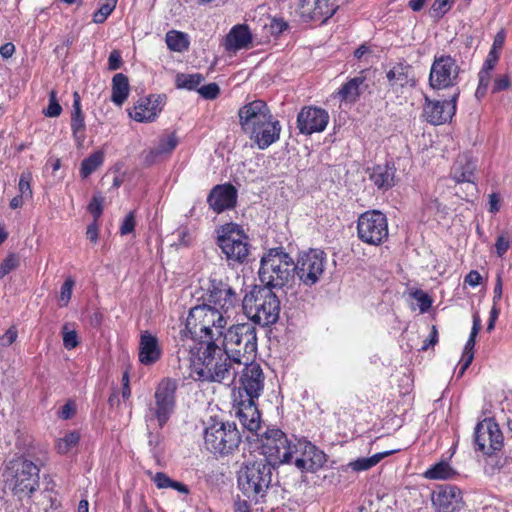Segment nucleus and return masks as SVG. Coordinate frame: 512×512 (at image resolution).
Masks as SVG:
<instances>
[{"label":"nucleus","mask_w":512,"mask_h":512,"mask_svg":"<svg viewBox=\"0 0 512 512\" xmlns=\"http://www.w3.org/2000/svg\"><path fill=\"white\" fill-rule=\"evenodd\" d=\"M235 361L217 341L199 342L198 347H190V376L202 382L233 383L239 368Z\"/></svg>","instance_id":"f257e3e1"},{"label":"nucleus","mask_w":512,"mask_h":512,"mask_svg":"<svg viewBox=\"0 0 512 512\" xmlns=\"http://www.w3.org/2000/svg\"><path fill=\"white\" fill-rule=\"evenodd\" d=\"M229 318L230 316L202 303L190 309L185 328L194 341H218L222 338Z\"/></svg>","instance_id":"f03ea898"},{"label":"nucleus","mask_w":512,"mask_h":512,"mask_svg":"<svg viewBox=\"0 0 512 512\" xmlns=\"http://www.w3.org/2000/svg\"><path fill=\"white\" fill-rule=\"evenodd\" d=\"M5 486L18 500L31 498L40 486V467L24 455L10 460L3 472Z\"/></svg>","instance_id":"7ed1b4c3"},{"label":"nucleus","mask_w":512,"mask_h":512,"mask_svg":"<svg viewBox=\"0 0 512 512\" xmlns=\"http://www.w3.org/2000/svg\"><path fill=\"white\" fill-rule=\"evenodd\" d=\"M295 277L294 260L283 247L270 248L260 260L259 278L264 286L283 288Z\"/></svg>","instance_id":"20e7f679"},{"label":"nucleus","mask_w":512,"mask_h":512,"mask_svg":"<svg viewBox=\"0 0 512 512\" xmlns=\"http://www.w3.org/2000/svg\"><path fill=\"white\" fill-rule=\"evenodd\" d=\"M245 315L260 326L276 323L280 315V300L273 290L266 286H254L242 300Z\"/></svg>","instance_id":"39448f33"},{"label":"nucleus","mask_w":512,"mask_h":512,"mask_svg":"<svg viewBox=\"0 0 512 512\" xmlns=\"http://www.w3.org/2000/svg\"><path fill=\"white\" fill-rule=\"evenodd\" d=\"M202 303L230 316V313L239 305V295L231 285L227 275L212 272L201 281L200 285Z\"/></svg>","instance_id":"423d86ee"},{"label":"nucleus","mask_w":512,"mask_h":512,"mask_svg":"<svg viewBox=\"0 0 512 512\" xmlns=\"http://www.w3.org/2000/svg\"><path fill=\"white\" fill-rule=\"evenodd\" d=\"M222 348L230 357L237 358V366L243 361L254 360L257 353L256 329L248 323L233 325L222 335Z\"/></svg>","instance_id":"0eeeda50"},{"label":"nucleus","mask_w":512,"mask_h":512,"mask_svg":"<svg viewBox=\"0 0 512 512\" xmlns=\"http://www.w3.org/2000/svg\"><path fill=\"white\" fill-rule=\"evenodd\" d=\"M178 381L165 377L157 384L153 400L149 403L145 414L146 422H156L162 429L170 420L176 408Z\"/></svg>","instance_id":"6e6552de"},{"label":"nucleus","mask_w":512,"mask_h":512,"mask_svg":"<svg viewBox=\"0 0 512 512\" xmlns=\"http://www.w3.org/2000/svg\"><path fill=\"white\" fill-rule=\"evenodd\" d=\"M273 467L266 460L245 464L238 474V487L249 499L263 498L272 481Z\"/></svg>","instance_id":"1a4fd4ad"},{"label":"nucleus","mask_w":512,"mask_h":512,"mask_svg":"<svg viewBox=\"0 0 512 512\" xmlns=\"http://www.w3.org/2000/svg\"><path fill=\"white\" fill-rule=\"evenodd\" d=\"M241 434L235 422L215 421L204 431L205 448L214 455L233 454L241 443Z\"/></svg>","instance_id":"9d476101"},{"label":"nucleus","mask_w":512,"mask_h":512,"mask_svg":"<svg viewBox=\"0 0 512 512\" xmlns=\"http://www.w3.org/2000/svg\"><path fill=\"white\" fill-rule=\"evenodd\" d=\"M357 238L369 246H381L389 239V226L386 214L372 209L361 213L356 222Z\"/></svg>","instance_id":"9b49d317"},{"label":"nucleus","mask_w":512,"mask_h":512,"mask_svg":"<svg viewBox=\"0 0 512 512\" xmlns=\"http://www.w3.org/2000/svg\"><path fill=\"white\" fill-rule=\"evenodd\" d=\"M261 441L263 460H266L273 468L280 464L292 463L294 443L281 429H267Z\"/></svg>","instance_id":"f8f14e48"},{"label":"nucleus","mask_w":512,"mask_h":512,"mask_svg":"<svg viewBox=\"0 0 512 512\" xmlns=\"http://www.w3.org/2000/svg\"><path fill=\"white\" fill-rule=\"evenodd\" d=\"M217 245L227 260L237 263L245 262L250 252L247 235L240 226L234 223L222 226L217 236Z\"/></svg>","instance_id":"ddd939ff"},{"label":"nucleus","mask_w":512,"mask_h":512,"mask_svg":"<svg viewBox=\"0 0 512 512\" xmlns=\"http://www.w3.org/2000/svg\"><path fill=\"white\" fill-rule=\"evenodd\" d=\"M327 258L324 251L319 249H309L301 252L294 261L295 275L300 282L306 286L316 284L325 271Z\"/></svg>","instance_id":"4468645a"},{"label":"nucleus","mask_w":512,"mask_h":512,"mask_svg":"<svg viewBox=\"0 0 512 512\" xmlns=\"http://www.w3.org/2000/svg\"><path fill=\"white\" fill-rule=\"evenodd\" d=\"M474 440L477 450L484 455L491 456L502 449L504 438L495 420L485 418L476 425Z\"/></svg>","instance_id":"2eb2a0df"},{"label":"nucleus","mask_w":512,"mask_h":512,"mask_svg":"<svg viewBox=\"0 0 512 512\" xmlns=\"http://www.w3.org/2000/svg\"><path fill=\"white\" fill-rule=\"evenodd\" d=\"M459 66L450 55L435 56L429 73V85L433 89H445L457 83Z\"/></svg>","instance_id":"dca6fc26"},{"label":"nucleus","mask_w":512,"mask_h":512,"mask_svg":"<svg viewBox=\"0 0 512 512\" xmlns=\"http://www.w3.org/2000/svg\"><path fill=\"white\" fill-rule=\"evenodd\" d=\"M295 466L302 472H316L326 463V454L305 438L296 439L293 450Z\"/></svg>","instance_id":"f3484780"},{"label":"nucleus","mask_w":512,"mask_h":512,"mask_svg":"<svg viewBox=\"0 0 512 512\" xmlns=\"http://www.w3.org/2000/svg\"><path fill=\"white\" fill-rule=\"evenodd\" d=\"M244 368L240 376L238 396L243 398L258 399L264 388V373L260 364L254 360L243 361Z\"/></svg>","instance_id":"a211bd4d"},{"label":"nucleus","mask_w":512,"mask_h":512,"mask_svg":"<svg viewBox=\"0 0 512 512\" xmlns=\"http://www.w3.org/2000/svg\"><path fill=\"white\" fill-rule=\"evenodd\" d=\"M460 92L457 91L449 100H431L427 96L423 105L422 115L432 125H442L450 122L456 113L457 100Z\"/></svg>","instance_id":"6ab92c4d"},{"label":"nucleus","mask_w":512,"mask_h":512,"mask_svg":"<svg viewBox=\"0 0 512 512\" xmlns=\"http://www.w3.org/2000/svg\"><path fill=\"white\" fill-rule=\"evenodd\" d=\"M431 501L435 512H459L464 505L461 490L451 484L436 486Z\"/></svg>","instance_id":"aec40b11"},{"label":"nucleus","mask_w":512,"mask_h":512,"mask_svg":"<svg viewBox=\"0 0 512 512\" xmlns=\"http://www.w3.org/2000/svg\"><path fill=\"white\" fill-rule=\"evenodd\" d=\"M328 122V112L313 105L304 106L297 115V128L303 135H312L324 131Z\"/></svg>","instance_id":"412c9836"},{"label":"nucleus","mask_w":512,"mask_h":512,"mask_svg":"<svg viewBox=\"0 0 512 512\" xmlns=\"http://www.w3.org/2000/svg\"><path fill=\"white\" fill-rule=\"evenodd\" d=\"M239 122L244 133L254 132L263 121L272 118L265 101L257 99L242 106L238 111Z\"/></svg>","instance_id":"4be33fe9"},{"label":"nucleus","mask_w":512,"mask_h":512,"mask_svg":"<svg viewBox=\"0 0 512 512\" xmlns=\"http://www.w3.org/2000/svg\"><path fill=\"white\" fill-rule=\"evenodd\" d=\"M166 98L165 94H150L141 97L129 111V116L139 123L153 122L161 113Z\"/></svg>","instance_id":"5701e85b"},{"label":"nucleus","mask_w":512,"mask_h":512,"mask_svg":"<svg viewBox=\"0 0 512 512\" xmlns=\"http://www.w3.org/2000/svg\"><path fill=\"white\" fill-rule=\"evenodd\" d=\"M238 191L230 182L217 184L207 195V204L216 214H221L236 207Z\"/></svg>","instance_id":"b1692460"},{"label":"nucleus","mask_w":512,"mask_h":512,"mask_svg":"<svg viewBox=\"0 0 512 512\" xmlns=\"http://www.w3.org/2000/svg\"><path fill=\"white\" fill-rule=\"evenodd\" d=\"M386 78L389 87L395 92L399 89L415 88L417 85L414 68L405 59L393 64L386 72Z\"/></svg>","instance_id":"393cba45"},{"label":"nucleus","mask_w":512,"mask_h":512,"mask_svg":"<svg viewBox=\"0 0 512 512\" xmlns=\"http://www.w3.org/2000/svg\"><path fill=\"white\" fill-rule=\"evenodd\" d=\"M299 10L303 19L324 23L335 14L337 5L335 0H300Z\"/></svg>","instance_id":"a878e982"},{"label":"nucleus","mask_w":512,"mask_h":512,"mask_svg":"<svg viewBox=\"0 0 512 512\" xmlns=\"http://www.w3.org/2000/svg\"><path fill=\"white\" fill-rule=\"evenodd\" d=\"M258 399L235 397L237 416L242 426L251 433L257 434L261 428V415L256 404Z\"/></svg>","instance_id":"bb28decb"},{"label":"nucleus","mask_w":512,"mask_h":512,"mask_svg":"<svg viewBox=\"0 0 512 512\" xmlns=\"http://www.w3.org/2000/svg\"><path fill=\"white\" fill-rule=\"evenodd\" d=\"M281 130L279 120L272 117L263 121V124H260L254 132H250L248 135L259 149L264 150L279 140Z\"/></svg>","instance_id":"cd10ccee"},{"label":"nucleus","mask_w":512,"mask_h":512,"mask_svg":"<svg viewBox=\"0 0 512 512\" xmlns=\"http://www.w3.org/2000/svg\"><path fill=\"white\" fill-rule=\"evenodd\" d=\"M367 88L366 76L364 75V71H361L357 76L349 78L344 82L340 88L334 92L333 96L339 99L340 102L355 104Z\"/></svg>","instance_id":"c85d7f7f"},{"label":"nucleus","mask_w":512,"mask_h":512,"mask_svg":"<svg viewBox=\"0 0 512 512\" xmlns=\"http://www.w3.org/2000/svg\"><path fill=\"white\" fill-rule=\"evenodd\" d=\"M162 357V348L158 338L149 331H143L139 341V362L145 366H151Z\"/></svg>","instance_id":"c756f323"},{"label":"nucleus","mask_w":512,"mask_h":512,"mask_svg":"<svg viewBox=\"0 0 512 512\" xmlns=\"http://www.w3.org/2000/svg\"><path fill=\"white\" fill-rule=\"evenodd\" d=\"M253 35L247 24L234 25L226 35L223 47L226 52H237L252 45Z\"/></svg>","instance_id":"7c9ffc66"},{"label":"nucleus","mask_w":512,"mask_h":512,"mask_svg":"<svg viewBox=\"0 0 512 512\" xmlns=\"http://www.w3.org/2000/svg\"><path fill=\"white\" fill-rule=\"evenodd\" d=\"M73 109L71 112V133L77 148H82L86 140L85 115L82 110L81 98L78 92L73 93Z\"/></svg>","instance_id":"2f4dec72"},{"label":"nucleus","mask_w":512,"mask_h":512,"mask_svg":"<svg viewBox=\"0 0 512 512\" xmlns=\"http://www.w3.org/2000/svg\"><path fill=\"white\" fill-rule=\"evenodd\" d=\"M395 177L396 168L393 162L374 165L369 175L372 183L382 191H387L395 186Z\"/></svg>","instance_id":"473e14b6"},{"label":"nucleus","mask_w":512,"mask_h":512,"mask_svg":"<svg viewBox=\"0 0 512 512\" xmlns=\"http://www.w3.org/2000/svg\"><path fill=\"white\" fill-rule=\"evenodd\" d=\"M499 60L486 56L477 76H478V85L475 91V97L478 100L483 99L488 92L490 84L493 81V72L498 65Z\"/></svg>","instance_id":"72a5a7b5"},{"label":"nucleus","mask_w":512,"mask_h":512,"mask_svg":"<svg viewBox=\"0 0 512 512\" xmlns=\"http://www.w3.org/2000/svg\"><path fill=\"white\" fill-rule=\"evenodd\" d=\"M130 94V84L128 77L123 73H117L112 78L111 101L118 107H121Z\"/></svg>","instance_id":"f704fd0d"},{"label":"nucleus","mask_w":512,"mask_h":512,"mask_svg":"<svg viewBox=\"0 0 512 512\" xmlns=\"http://www.w3.org/2000/svg\"><path fill=\"white\" fill-rule=\"evenodd\" d=\"M481 329V319L478 313L473 315V325L469 338L464 347L463 363L460 368V374H463L466 369L471 365L474 359V346L476 343V337Z\"/></svg>","instance_id":"c9c22d12"},{"label":"nucleus","mask_w":512,"mask_h":512,"mask_svg":"<svg viewBox=\"0 0 512 512\" xmlns=\"http://www.w3.org/2000/svg\"><path fill=\"white\" fill-rule=\"evenodd\" d=\"M475 169L476 165L473 161L468 159H466L464 162L462 160H457L452 167V178L457 183H473Z\"/></svg>","instance_id":"e433bc0d"},{"label":"nucleus","mask_w":512,"mask_h":512,"mask_svg":"<svg viewBox=\"0 0 512 512\" xmlns=\"http://www.w3.org/2000/svg\"><path fill=\"white\" fill-rule=\"evenodd\" d=\"M422 475L428 480H451L454 479L458 473L448 462L440 461L429 467Z\"/></svg>","instance_id":"4c0bfd02"},{"label":"nucleus","mask_w":512,"mask_h":512,"mask_svg":"<svg viewBox=\"0 0 512 512\" xmlns=\"http://www.w3.org/2000/svg\"><path fill=\"white\" fill-rule=\"evenodd\" d=\"M397 451L398 450H396V449L395 450H389V451H384V452L376 453V454H374L371 457L358 458V459L350 462L348 464V466L353 471H356V472L366 471V470H369L370 468L374 467L375 465H377L384 458H386V457L396 453Z\"/></svg>","instance_id":"58836bf2"},{"label":"nucleus","mask_w":512,"mask_h":512,"mask_svg":"<svg viewBox=\"0 0 512 512\" xmlns=\"http://www.w3.org/2000/svg\"><path fill=\"white\" fill-rule=\"evenodd\" d=\"M152 480L158 489L172 488L185 495L189 494L190 492L189 487L186 484L171 479L164 472H157L152 477Z\"/></svg>","instance_id":"ea45409f"},{"label":"nucleus","mask_w":512,"mask_h":512,"mask_svg":"<svg viewBox=\"0 0 512 512\" xmlns=\"http://www.w3.org/2000/svg\"><path fill=\"white\" fill-rule=\"evenodd\" d=\"M104 162V153L100 150L93 152L83 159L80 166V176L85 179L95 172Z\"/></svg>","instance_id":"a19ab883"},{"label":"nucleus","mask_w":512,"mask_h":512,"mask_svg":"<svg viewBox=\"0 0 512 512\" xmlns=\"http://www.w3.org/2000/svg\"><path fill=\"white\" fill-rule=\"evenodd\" d=\"M165 42L171 51L183 52L189 48L187 35L181 31H168L165 36Z\"/></svg>","instance_id":"79ce46f5"},{"label":"nucleus","mask_w":512,"mask_h":512,"mask_svg":"<svg viewBox=\"0 0 512 512\" xmlns=\"http://www.w3.org/2000/svg\"><path fill=\"white\" fill-rule=\"evenodd\" d=\"M204 77L200 73L185 74L179 73L176 76L175 84L178 89L196 90L202 83Z\"/></svg>","instance_id":"37998d69"},{"label":"nucleus","mask_w":512,"mask_h":512,"mask_svg":"<svg viewBox=\"0 0 512 512\" xmlns=\"http://www.w3.org/2000/svg\"><path fill=\"white\" fill-rule=\"evenodd\" d=\"M80 441V434L77 431L66 433L64 437L59 438L55 444V449L59 454H67L75 448Z\"/></svg>","instance_id":"c03bdc74"},{"label":"nucleus","mask_w":512,"mask_h":512,"mask_svg":"<svg viewBox=\"0 0 512 512\" xmlns=\"http://www.w3.org/2000/svg\"><path fill=\"white\" fill-rule=\"evenodd\" d=\"M117 1L118 0H106L105 3L101 4L99 9L93 14V22L96 24L104 23L115 10Z\"/></svg>","instance_id":"a18cd8bd"},{"label":"nucleus","mask_w":512,"mask_h":512,"mask_svg":"<svg viewBox=\"0 0 512 512\" xmlns=\"http://www.w3.org/2000/svg\"><path fill=\"white\" fill-rule=\"evenodd\" d=\"M491 86V93L498 94L503 91H507L512 87V79L509 73L497 74L494 77Z\"/></svg>","instance_id":"49530a36"},{"label":"nucleus","mask_w":512,"mask_h":512,"mask_svg":"<svg viewBox=\"0 0 512 512\" xmlns=\"http://www.w3.org/2000/svg\"><path fill=\"white\" fill-rule=\"evenodd\" d=\"M506 39V32L504 29H501L496 33L493 39L492 46L487 54V56L500 60L501 51L504 47Z\"/></svg>","instance_id":"de8ad7c7"},{"label":"nucleus","mask_w":512,"mask_h":512,"mask_svg":"<svg viewBox=\"0 0 512 512\" xmlns=\"http://www.w3.org/2000/svg\"><path fill=\"white\" fill-rule=\"evenodd\" d=\"M18 266L19 256L15 253L8 254L7 257L0 263V279H3Z\"/></svg>","instance_id":"09e8293b"},{"label":"nucleus","mask_w":512,"mask_h":512,"mask_svg":"<svg viewBox=\"0 0 512 512\" xmlns=\"http://www.w3.org/2000/svg\"><path fill=\"white\" fill-rule=\"evenodd\" d=\"M178 145V138L175 133H171L166 137H162L159 140L158 146L156 147L159 152L164 154H170Z\"/></svg>","instance_id":"8fccbe9b"},{"label":"nucleus","mask_w":512,"mask_h":512,"mask_svg":"<svg viewBox=\"0 0 512 512\" xmlns=\"http://www.w3.org/2000/svg\"><path fill=\"white\" fill-rule=\"evenodd\" d=\"M455 0H435L431 6V15L435 18H442L452 7Z\"/></svg>","instance_id":"3c124183"},{"label":"nucleus","mask_w":512,"mask_h":512,"mask_svg":"<svg viewBox=\"0 0 512 512\" xmlns=\"http://www.w3.org/2000/svg\"><path fill=\"white\" fill-rule=\"evenodd\" d=\"M62 112V107L57 99V92L55 90H51L49 93V103L47 108L43 111L44 115L47 117H58Z\"/></svg>","instance_id":"603ef678"},{"label":"nucleus","mask_w":512,"mask_h":512,"mask_svg":"<svg viewBox=\"0 0 512 512\" xmlns=\"http://www.w3.org/2000/svg\"><path fill=\"white\" fill-rule=\"evenodd\" d=\"M104 197L100 194L93 195L88 204V211L92 214L94 221L97 222L103 213Z\"/></svg>","instance_id":"864d4df0"},{"label":"nucleus","mask_w":512,"mask_h":512,"mask_svg":"<svg viewBox=\"0 0 512 512\" xmlns=\"http://www.w3.org/2000/svg\"><path fill=\"white\" fill-rule=\"evenodd\" d=\"M63 346L68 349H74L79 345L78 334L76 330H68V325L65 324L62 328Z\"/></svg>","instance_id":"5fc2aeb1"},{"label":"nucleus","mask_w":512,"mask_h":512,"mask_svg":"<svg viewBox=\"0 0 512 512\" xmlns=\"http://www.w3.org/2000/svg\"><path fill=\"white\" fill-rule=\"evenodd\" d=\"M74 285H75V281L71 277L67 278L64 281V283L62 284L61 289H60V298H59L61 307L67 306V304L69 303L71 296H72V291H73Z\"/></svg>","instance_id":"6e6d98bb"},{"label":"nucleus","mask_w":512,"mask_h":512,"mask_svg":"<svg viewBox=\"0 0 512 512\" xmlns=\"http://www.w3.org/2000/svg\"><path fill=\"white\" fill-rule=\"evenodd\" d=\"M197 92L207 100H214L220 95V87L217 83H209L197 89Z\"/></svg>","instance_id":"4d7b16f0"},{"label":"nucleus","mask_w":512,"mask_h":512,"mask_svg":"<svg viewBox=\"0 0 512 512\" xmlns=\"http://www.w3.org/2000/svg\"><path fill=\"white\" fill-rule=\"evenodd\" d=\"M31 180L32 176L31 173H22L19 178V184L18 189L20 194L23 197H31L32 196V189H31Z\"/></svg>","instance_id":"13d9d810"},{"label":"nucleus","mask_w":512,"mask_h":512,"mask_svg":"<svg viewBox=\"0 0 512 512\" xmlns=\"http://www.w3.org/2000/svg\"><path fill=\"white\" fill-rule=\"evenodd\" d=\"M510 248V237L508 233L499 235L495 242V252L498 257H503Z\"/></svg>","instance_id":"bf43d9fd"},{"label":"nucleus","mask_w":512,"mask_h":512,"mask_svg":"<svg viewBox=\"0 0 512 512\" xmlns=\"http://www.w3.org/2000/svg\"><path fill=\"white\" fill-rule=\"evenodd\" d=\"M135 226H136V221H135L134 212H130L126 215V217L124 218V220L120 226V234L127 235V234L132 233L135 229Z\"/></svg>","instance_id":"052dcab7"},{"label":"nucleus","mask_w":512,"mask_h":512,"mask_svg":"<svg viewBox=\"0 0 512 512\" xmlns=\"http://www.w3.org/2000/svg\"><path fill=\"white\" fill-rule=\"evenodd\" d=\"M161 155L162 154L159 152V150L156 147L144 151L142 153L144 165L147 167L152 166L153 164H155L157 162V160L159 159V157Z\"/></svg>","instance_id":"680f3d73"},{"label":"nucleus","mask_w":512,"mask_h":512,"mask_svg":"<svg viewBox=\"0 0 512 512\" xmlns=\"http://www.w3.org/2000/svg\"><path fill=\"white\" fill-rule=\"evenodd\" d=\"M122 56L120 51L113 50L108 57V69L111 71H115L121 68L122 66Z\"/></svg>","instance_id":"e2e57ef3"},{"label":"nucleus","mask_w":512,"mask_h":512,"mask_svg":"<svg viewBox=\"0 0 512 512\" xmlns=\"http://www.w3.org/2000/svg\"><path fill=\"white\" fill-rule=\"evenodd\" d=\"M489 207H488V211L491 213V214H496L500 211L501 209V196L499 193L497 192H493L491 194H489Z\"/></svg>","instance_id":"0e129e2a"},{"label":"nucleus","mask_w":512,"mask_h":512,"mask_svg":"<svg viewBox=\"0 0 512 512\" xmlns=\"http://www.w3.org/2000/svg\"><path fill=\"white\" fill-rule=\"evenodd\" d=\"M438 343V330L435 325H432L430 334L427 339L424 340L421 350L426 351L429 347H433Z\"/></svg>","instance_id":"69168bd1"},{"label":"nucleus","mask_w":512,"mask_h":512,"mask_svg":"<svg viewBox=\"0 0 512 512\" xmlns=\"http://www.w3.org/2000/svg\"><path fill=\"white\" fill-rule=\"evenodd\" d=\"M481 282L482 276L477 270H471L464 278V283L471 287H476L480 285Z\"/></svg>","instance_id":"338daca9"},{"label":"nucleus","mask_w":512,"mask_h":512,"mask_svg":"<svg viewBox=\"0 0 512 512\" xmlns=\"http://www.w3.org/2000/svg\"><path fill=\"white\" fill-rule=\"evenodd\" d=\"M270 28L273 34H281L288 28V23L282 18H274L271 21Z\"/></svg>","instance_id":"774afa93"}]
</instances>
